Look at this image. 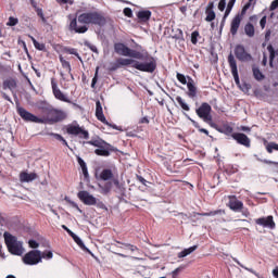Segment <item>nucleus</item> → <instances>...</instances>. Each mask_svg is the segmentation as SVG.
<instances>
[{"mask_svg": "<svg viewBox=\"0 0 278 278\" xmlns=\"http://www.w3.org/2000/svg\"><path fill=\"white\" fill-rule=\"evenodd\" d=\"M77 21L83 26H78ZM106 24L108 20L103 13L97 11L84 12L77 17L71 20L70 31H74L75 34H86V31H88V26L86 25H98V27H105Z\"/></svg>", "mask_w": 278, "mask_h": 278, "instance_id": "1", "label": "nucleus"}, {"mask_svg": "<svg viewBox=\"0 0 278 278\" xmlns=\"http://www.w3.org/2000/svg\"><path fill=\"white\" fill-rule=\"evenodd\" d=\"M117 62L119 66H131L141 73L153 74L157 70V60H155V58L151 56L149 53L148 56H144L143 61H138V59L136 60L135 58H119L117 59Z\"/></svg>", "mask_w": 278, "mask_h": 278, "instance_id": "2", "label": "nucleus"}, {"mask_svg": "<svg viewBox=\"0 0 278 278\" xmlns=\"http://www.w3.org/2000/svg\"><path fill=\"white\" fill-rule=\"evenodd\" d=\"M4 242L7 244V249L11 255H17L21 257L23 253H25V248H23V241H20L16 236L5 231L3 233Z\"/></svg>", "mask_w": 278, "mask_h": 278, "instance_id": "3", "label": "nucleus"}, {"mask_svg": "<svg viewBox=\"0 0 278 278\" xmlns=\"http://www.w3.org/2000/svg\"><path fill=\"white\" fill-rule=\"evenodd\" d=\"M114 51L117 55H123L124 58H134L135 60H144V58H149V52H140L138 50H134L123 42H117L114 45Z\"/></svg>", "mask_w": 278, "mask_h": 278, "instance_id": "4", "label": "nucleus"}, {"mask_svg": "<svg viewBox=\"0 0 278 278\" xmlns=\"http://www.w3.org/2000/svg\"><path fill=\"white\" fill-rule=\"evenodd\" d=\"M228 64L230 66L231 75L235 79V84L241 88L242 92H249L251 86L247 83L240 85V75L238 74V63L236 62V56L232 53L228 55Z\"/></svg>", "mask_w": 278, "mask_h": 278, "instance_id": "5", "label": "nucleus"}, {"mask_svg": "<svg viewBox=\"0 0 278 278\" xmlns=\"http://www.w3.org/2000/svg\"><path fill=\"white\" fill-rule=\"evenodd\" d=\"M197 116L202 118L204 123L211 125V127H216V124L212 123V105L207 102H203L200 108L195 110Z\"/></svg>", "mask_w": 278, "mask_h": 278, "instance_id": "6", "label": "nucleus"}, {"mask_svg": "<svg viewBox=\"0 0 278 278\" xmlns=\"http://www.w3.org/2000/svg\"><path fill=\"white\" fill-rule=\"evenodd\" d=\"M16 112L25 123H37L40 125L45 124V119L27 111L25 108L21 106L18 102H16Z\"/></svg>", "mask_w": 278, "mask_h": 278, "instance_id": "7", "label": "nucleus"}, {"mask_svg": "<svg viewBox=\"0 0 278 278\" xmlns=\"http://www.w3.org/2000/svg\"><path fill=\"white\" fill-rule=\"evenodd\" d=\"M65 129L68 136H78V138H81L83 140H88L90 138V132L84 129V127L79 126L77 122L67 125Z\"/></svg>", "mask_w": 278, "mask_h": 278, "instance_id": "8", "label": "nucleus"}, {"mask_svg": "<svg viewBox=\"0 0 278 278\" xmlns=\"http://www.w3.org/2000/svg\"><path fill=\"white\" fill-rule=\"evenodd\" d=\"M22 260L26 266H38L42 262V256L40 250H30Z\"/></svg>", "mask_w": 278, "mask_h": 278, "instance_id": "9", "label": "nucleus"}, {"mask_svg": "<svg viewBox=\"0 0 278 278\" xmlns=\"http://www.w3.org/2000/svg\"><path fill=\"white\" fill-rule=\"evenodd\" d=\"M94 153L101 157H110L112 153H118V149L104 141L101 147L94 150Z\"/></svg>", "mask_w": 278, "mask_h": 278, "instance_id": "10", "label": "nucleus"}, {"mask_svg": "<svg viewBox=\"0 0 278 278\" xmlns=\"http://www.w3.org/2000/svg\"><path fill=\"white\" fill-rule=\"evenodd\" d=\"M48 116H50V118H48V123H62V121H66L68 114H66V112L62 110L54 109L52 106V109H50V112L48 113Z\"/></svg>", "mask_w": 278, "mask_h": 278, "instance_id": "11", "label": "nucleus"}, {"mask_svg": "<svg viewBox=\"0 0 278 278\" xmlns=\"http://www.w3.org/2000/svg\"><path fill=\"white\" fill-rule=\"evenodd\" d=\"M235 58H237L239 62H251V60H253V56L251 53L247 52L243 45H237L235 47Z\"/></svg>", "mask_w": 278, "mask_h": 278, "instance_id": "12", "label": "nucleus"}, {"mask_svg": "<svg viewBox=\"0 0 278 278\" xmlns=\"http://www.w3.org/2000/svg\"><path fill=\"white\" fill-rule=\"evenodd\" d=\"M255 224L260 225V227H264L265 229H275L276 227L275 219L271 215H268L267 217L256 218Z\"/></svg>", "mask_w": 278, "mask_h": 278, "instance_id": "13", "label": "nucleus"}, {"mask_svg": "<svg viewBox=\"0 0 278 278\" xmlns=\"http://www.w3.org/2000/svg\"><path fill=\"white\" fill-rule=\"evenodd\" d=\"M77 197L84 205H94L97 203V198L94 195L90 194L88 191H79L77 193Z\"/></svg>", "mask_w": 278, "mask_h": 278, "instance_id": "14", "label": "nucleus"}, {"mask_svg": "<svg viewBox=\"0 0 278 278\" xmlns=\"http://www.w3.org/2000/svg\"><path fill=\"white\" fill-rule=\"evenodd\" d=\"M51 86H52V92L55 99L59 101H63V103H71V100L58 88V83L52 78L51 80Z\"/></svg>", "mask_w": 278, "mask_h": 278, "instance_id": "15", "label": "nucleus"}, {"mask_svg": "<svg viewBox=\"0 0 278 278\" xmlns=\"http://www.w3.org/2000/svg\"><path fill=\"white\" fill-rule=\"evenodd\" d=\"M231 138L236 140L238 144H242V147H247L248 149L251 147V139L243 132H233L231 134Z\"/></svg>", "mask_w": 278, "mask_h": 278, "instance_id": "16", "label": "nucleus"}, {"mask_svg": "<svg viewBox=\"0 0 278 278\" xmlns=\"http://www.w3.org/2000/svg\"><path fill=\"white\" fill-rule=\"evenodd\" d=\"M228 207H230L232 212H242V210H244V203L238 200L236 195H229Z\"/></svg>", "mask_w": 278, "mask_h": 278, "instance_id": "17", "label": "nucleus"}, {"mask_svg": "<svg viewBox=\"0 0 278 278\" xmlns=\"http://www.w3.org/2000/svg\"><path fill=\"white\" fill-rule=\"evenodd\" d=\"M240 23H242V15L238 13L230 23L231 36H236L238 34V29H240Z\"/></svg>", "mask_w": 278, "mask_h": 278, "instance_id": "18", "label": "nucleus"}, {"mask_svg": "<svg viewBox=\"0 0 278 278\" xmlns=\"http://www.w3.org/2000/svg\"><path fill=\"white\" fill-rule=\"evenodd\" d=\"M96 117L100 123H103V125H110V122L105 118V115L103 114V106L101 105V101L96 102Z\"/></svg>", "mask_w": 278, "mask_h": 278, "instance_id": "19", "label": "nucleus"}, {"mask_svg": "<svg viewBox=\"0 0 278 278\" xmlns=\"http://www.w3.org/2000/svg\"><path fill=\"white\" fill-rule=\"evenodd\" d=\"M38 179V174L36 173H27V172H22L20 174V181L22 184H31V181H36Z\"/></svg>", "mask_w": 278, "mask_h": 278, "instance_id": "20", "label": "nucleus"}, {"mask_svg": "<svg viewBox=\"0 0 278 278\" xmlns=\"http://www.w3.org/2000/svg\"><path fill=\"white\" fill-rule=\"evenodd\" d=\"M37 110H40L43 114H49V112L52 110L53 105H51L49 102L45 100H39L36 103Z\"/></svg>", "mask_w": 278, "mask_h": 278, "instance_id": "21", "label": "nucleus"}, {"mask_svg": "<svg viewBox=\"0 0 278 278\" xmlns=\"http://www.w3.org/2000/svg\"><path fill=\"white\" fill-rule=\"evenodd\" d=\"M187 79L188 97L190 99H194V97H197V86H194V79H192L190 76H188Z\"/></svg>", "mask_w": 278, "mask_h": 278, "instance_id": "22", "label": "nucleus"}, {"mask_svg": "<svg viewBox=\"0 0 278 278\" xmlns=\"http://www.w3.org/2000/svg\"><path fill=\"white\" fill-rule=\"evenodd\" d=\"M113 186H115V192L116 194H121V197H125L126 188L125 185L121 184L118 178H113Z\"/></svg>", "mask_w": 278, "mask_h": 278, "instance_id": "23", "label": "nucleus"}, {"mask_svg": "<svg viewBox=\"0 0 278 278\" xmlns=\"http://www.w3.org/2000/svg\"><path fill=\"white\" fill-rule=\"evenodd\" d=\"M71 238L74 240V242H76V244L79 247V249H81V251H85L86 253H90V249H88L86 247V244L84 243L81 238H79V236H77L75 232H73Z\"/></svg>", "mask_w": 278, "mask_h": 278, "instance_id": "24", "label": "nucleus"}, {"mask_svg": "<svg viewBox=\"0 0 278 278\" xmlns=\"http://www.w3.org/2000/svg\"><path fill=\"white\" fill-rule=\"evenodd\" d=\"M100 179L102 181H110L114 179V173L110 168L102 169V172L100 173Z\"/></svg>", "mask_w": 278, "mask_h": 278, "instance_id": "25", "label": "nucleus"}, {"mask_svg": "<svg viewBox=\"0 0 278 278\" xmlns=\"http://www.w3.org/2000/svg\"><path fill=\"white\" fill-rule=\"evenodd\" d=\"M186 118H188V121H190L193 125V127H195V129H198V131H200V134H205V136H210V131L205 128H201V125H199V123L194 119L191 118L190 115L185 113Z\"/></svg>", "mask_w": 278, "mask_h": 278, "instance_id": "26", "label": "nucleus"}, {"mask_svg": "<svg viewBox=\"0 0 278 278\" xmlns=\"http://www.w3.org/2000/svg\"><path fill=\"white\" fill-rule=\"evenodd\" d=\"M113 185H114L113 180L112 181L106 180L104 185H99L101 194H104V195L110 194V192H112Z\"/></svg>", "mask_w": 278, "mask_h": 278, "instance_id": "27", "label": "nucleus"}, {"mask_svg": "<svg viewBox=\"0 0 278 278\" xmlns=\"http://www.w3.org/2000/svg\"><path fill=\"white\" fill-rule=\"evenodd\" d=\"M137 18H139V21H141L142 23H147V21H150L151 18V11L149 10L139 11L137 13Z\"/></svg>", "mask_w": 278, "mask_h": 278, "instance_id": "28", "label": "nucleus"}, {"mask_svg": "<svg viewBox=\"0 0 278 278\" xmlns=\"http://www.w3.org/2000/svg\"><path fill=\"white\" fill-rule=\"evenodd\" d=\"M77 162L81 168L85 179H88L90 175L88 174V165H86V161H84V159H81L80 156H77Z\"/></svg>", "mask_w": 278, "mask_h": 278, "instance_id": "29", "label": "nucleus"}, {"mask_svg": "<svg viewBox=\"0 0 278 278\" xmlns=\"http://www.w3.org/2000/svg\"><path fill=\"white\" fill-rule=\"evenodd\" d=\"M252 73H253V77H254V79H256V81H263V79H266V76L264 75V73H262L260 67L253 66Z\"/></svg>", "mask_w": 278, "mask_h": 278, "instance_id": "30", "label": "nucleus"}, {"mask_svg": "<svg viewBox=\"0 0 278 278\" xmlns=\"http://www.w3.org/2000/svg\"><path fill=\"white\" fill-rule=\"evenodd\" d=\"M199 249V245H192L190 248H187L185 250H182L181 252L178 253V257L182 258V257H188V255L194 253V251Z\"/></svg>", "mask_w": 278, "mask_h": 278, "instance_id": "31", "label": "nucleus"}, {"mask_svg": "<svg viewBox=\"0 0 278 278\" xmlns=\"http://www.w3.org/2000/svg\"><path fill=\"white\" fill-rule=\"evenodd\" d=\"M244 33L249 38H253V36H255V26H253V24L249 22L244 26Z\"/></svg>", "mask_w": 278, "mask_h": 278, "instance_id": "32", "label": "nucleus"}, {"mask_svg": "<svg viewBox=\"0 0 278 278\" xmlns=\"http://www.w3.org/2000/svg\"><path fill=\"white\" fill-rule=\"evenodd\" d=\"M267 51L269 53V66L273 68V62L275 61V58H277V52L270 43L267 46Z\"/></svg>", "mask_w": 278, "mask_h": 278, "instance_id": "33", "label": "nucleus"}, {"mask_svg": "<svg viewBox=\"0 0 278 278\" xmlns=\"http://www.w3.org/2000/svg\"><path fill=\"white\" fill-rule=\"evenodd\" d=\"M16 88L15 79H7L3 81V90H14Z\"/></svg>", "mask_w": 278, "mask_h": 278, "instance_id": "34", "label": "nucleus"}, {"mask_svg": "<svg viewBox=\"0 0 278 278\" xmlns=\"http://www.w3.org/2000/svg\"><path fill=\"white\" fill-rule=\"evenodd\" d=\"M176 101L180 105L181 110H184L185 112H190V105H188V103L184 101V98H181V96L176 97Z\"/></svg>", "mask_w": 278, "mask_h": 278, "instance_id": "35", "label": "nucleus"}, {"mask_svg": "<svg viewBox=\"0 0 278 278\" xmlns=\"http://www.w3.org/2000/svg\"><path fill=\"white\" fill-rule=\"evenodd\" d=\"M104 142L105 140L103 139H92L90 141H85L84 144H90L91 147H97V149H99V147H101Z\"/></svg>", "mask_w": 278, "mask_h": 278, "instance_id": "36", "label": "nucleus"}, {"mask_svg": "<svg viewBox=\"0 0 278 278\" xmlns=\"http://www.w3.org/2000/svg\"><path fill=\"white\" fill-rule=\"evenodd\" d=\"M225 214V211L223 210H216V211H211L207 213H200L199 216H218Z\"/></svg>", "mask_w": 278, "mask_h": 278, "instance_id": "37", "label": "nucleus"}, {"mask_svg": "<svg viewBox=\"0 0 278 278\" xmlns=\"http://www.w3.org/2000/svg\"><path fill=\"white\" fill-rule=\"evenodd\" d=\"M40 255H41V261L42 260H53V251L51 250H46V251H40Z\"/></svg>", "mask_w": 278, "mask_h": 278, "instance_id": "38", "label": "nucleus"}, {"mask_svg": "<svg viewBox=\"0 0 278 278\" xmlns=\"http://www.w3.org/2000/svg\"><path fill=\"white\" fill-rule=\"evenodd\" d=\"M205 14H206V17H205L206 23H212V21L216 20V12L205 11Z\"/></svg>", "mask_w": 278, "mask_h": 278, "instance_id": "39", "label": "nucleus"}, {"mask_svg": "<svg viewBox=\"0 0 278 278\" xmlns=\"http://www.w3.org/2000/svg\"><path fill=\"white\" fill-rule=\"evenodd\" d=\"M65 53H70V55H75L81 62V56L79 55V52H77V49L65 48Z\"/></svg>", "mask_w": 278, "mask_h": 278, "instance_id": "40", "label": "nucleus"}, {"mask_svg": "<svg viewBox=\"0 0 278 278\" xmlns=\"http://www.w3.org/2000/svg\"><path fill=\"white\" fill-rule=\"evenodd\" d=\"M117 244H122L124 249H128V251H131V253L138 251V247L131 244V243H122L121 241H117Z\"/></svg>", "mask_w": 278, "mask_h": 278, "instance_id": "41", "label": "nucleus"}, {"mask_svg": "<svg viewBox=\"0 0 278 278\" xmlns=\"http://www.w3.org/2000/svg\"><path fill=\"white\" fill-rule=\"evenodd\" d=\"M65 201L67 203H70V205H72V207H75V210H77L79 212V214H84V211L81 208H79V205L75 201H72L71 198L65 197Z\"/></svg>", "mask_w": 278, "mask_h": 278, "instance_id": "42", "label": "nucleus"}, {"mask_svg": "<svg viewBox=\"0 0 278 278\" xmlns=\"http://www.w3.org/2000/svg\"><path fill=\"white\" fill-rule=\"evenodd\" d=\"M176 78L178 79V81L180 84H182L184 86L188 85V76L186 77V75L181 74V73H177L176 74Z\"/></svg>", "mask_w": 278, "mask_h": 278, "instance_id": "43", "label": "nucleus"}, {"mask_svg": "<svg viewBox=\"0 0 278 278\" xmlns=\"http://www.w3.org/2000/svg\"><path fill=\"white\" fill-rule=\"evenodd\" d=\"M266 151H267V153H273V151H278V143H276V142H269V143L266 146Z\"/></svg>", "mask_w": 278, "mask_h": 278, "instance_id": "44", "label": "nucleus"}, {"mask_svg": "<svg viewBox=\"0 0 278 278\" xmlns=\"http://www.w3.org/2000/svg\"><path fill=\"white\" fill-rule=\"evenodd\" d=\"M18 25V20L14 16H10L9 21L7 22L8 27H16Z\"/></svg>", "mask_w": 278, "mask_h": 278, "instance_id": "45", "label": "nucleus"}, {"mask_svg": "<svg viewBox=\"0 0 278 278\" xmlns=\"http://www.w3.org/2000/svg\"><path fill=\"white\" fill-rule=\"evenodd\" d=\"M223 134H225V136H231V134H233V127L229 125H224Z\"/></svg>", "mask_w": 278, "mask_h": 278, "instance_id": "46", "label": "nucleus"}, {"mask_svg": "<svg viewBox=\"0 0 278 278\" xmlns=\"http://www.w3.org/2000/svg\"><path fill=\"white\" fill-rule=\"evenodd\" d=\"M199 30H194L192 34H191V42L192 45H197L199 42Z\"/></svg>", "mask_w": 278, "mask_h": 278, "instance_id": "47", "label": "nucleus"}, {"mask_svg": "<svg viewBox=\"0 0 278 278\" xmlns=\"http://www.w3.org/2000/svg\"><path fill=\"white\" fill-rule=\"evenodd\" d=\"M97 81H99V67L96 68L94 76L91 80V88H94V86H97Z\"/></svg>", "mask_w": 278, "mask_h": 278, "instance_id": "48", "label": "nucleus"}, {"mask_svg": "<svg viewBox=\"0 0 278 278\" xmlns=\"http://www.w3.org/2000/svg\"><path fill=\"white\" fill-rule=\"evenodd\" d=\"M85 47H88L92 53H99V49H97V46L90 43L89 41H85Z\"/></svg>", "mask_w": 278, "mask_h": 278, "instance_id": "49", "label": "nucleus"}, {"mask_svg": "<svg viewBox=\"0 0 278 278\" xmlns=\"http://www.w3.org/2000/svg\"><path fill=\"white\" fill-rule=\"evenodd\" d=\"M28 247L29 249H38V247H40V243H38V241H36L35 239H29Z\"/></svg>", "mask_w": 278, "mask_h": 278, "instance_id": "50", "label": "nucleus"}, {"mask_svg": "<svg viewBox=\"0 0 278 278\" xmlns=\"http://www.w3.org/2000/svg\"><path fill=\"white\" fill-rule=\"evenodd\" d=\"M37 16H39V18H41L42 23H47V17H45V13L42 12V9L39 8L36 11Z\"/></svg>", "mask_w": 278, "mask_h": 278, "instance_id": "51", "label": "nucleus"}, {"mask_svg": "<svg viewBox=\"0 0 278 278\" xmlns=\"http://www.w3.org/2000/svg\"><path fill=\"white\" fill-rule=\"evenodd\" d=\"M35 49H37V51H46L47 46H45V43H40L38 41H35L34 43Z\"/></svg>", "mask_w": 278, "mask_h": 278, "instance_id": "52", "label": "nucleus"}, {"mask_svg": "<svg viewBox=\"0 0 278 278\" xmlns=\"http://www.w3.org/2000/svg\"><path fill=\"white\" fill-rule=\"evenodd\" d=\"M252 3H250L249 1L243 5L240 16H244V14H247L248 10L251 8Z\"/></svg>", "mask_w": 278, "mask_h": 278, "instance_id": "53", "label": "nucleus"}, {"mask_svg": "<svg viewBox=\"0 0 278 278\" xmlns=\"http://www.w3.org/2000/svg\"><path fill=\"white\" fill-rule=\"evenodd\" d=\"M225 8H227V0H219L218 2L219 12H225Z\"/></svg>", "mask_w": 278, "mask_h": 278, "instance_id": "54", "label": "nucleus"}, {"mask_svg": "<svg viewBox=\"0 0 278 278\" xmlns=\"http://www.w3.org/2000/svg\"><path fill=\"white\" fill-rule=\"evenodd\" d=\"M97 207H99V210H105L108 211V206L105 205V203H103L101 200H96V204Z\"/></svg>", "mask_w": 278, "mask_h": 278, "instance_id": "55", "label": "nucleus"}, {"mask_svg": "<svg viewBox=\"0 0 278 278\" xmlns=\"http://www.w3.org/2000/svg\"><path fill=\"white\" fill-rule=\"evenodd\" d=\"M177 34L174 36L176 40H184V30L177 29Z\"/></svg>", "mask_w": 278, "mask_h": 278, "instance_id": "56", "label": "nucleus"}, {"mask_svg": "<svg viewBox=\"0 0 278 278\" xmlns=\"http://www.w3.org/2000/svg\"><path fill=\"white\" fill-rule=\"evenodd\" d=\"M49 136H52V138H55V140H59V142H62V140H64V137H62V135L60 134L50 132Z\"/></svg>", "mask_w": 278, "mask_h": 278, "instance_id": "57", "label": "nucleus"}, {"mask_svg": "<svg viewBox=\"0 0 278 278\" xmlns=\"http://www.w3.org/2000/svg\"><path fill=\"white\" fill-rule=\"evenodd\" d=\"M124 14H125V16H127L128 18H131V16H134V11H131V9H129V8H125V9H124Z\"/></svg>", "mask_w": 278, "mask_h": 278, "instance_id": "58", "label": "nucleus"}, {"mask_svg": "<svg viewBox=\"0 0 278 278\" xmlns=\"http://www.w3.org/2000/svg\"><path fill=\"white\" fill-rule=\"evenodd\" d=\"M62 66H63L64 68H66L68 75H71V73H72V71H73L72 67H71V62L66 61L65 63L62 64Z\"/></svg>", "mask_w": 278, "mask_h": 278, "instance_id": "59", "label": "nucleus"}, {"mask_svg": "<svg viewBox=\"0 0 278 278\" xmlns=\"http://www.w3.org/2000/svg\"><path fill=\"white\" fill-rule=\"evenodd\" d=\"M118 68H121V64H118V60H116V62L111 65L110 71H118Z\"/></svg>", "mask_w": 278, "mask_h": 278, "instance_id": "60", "label": "nucleus"}, {"mask_svg": "<svg viewBox=\"0 0 278 278\" xmlns=\"http://www.w3.org/2000/svg\"><path fill=\"white\" fill-rule=\"evenodd\" d=\"M278 8V0H274L269 7L270 12H275Z\"/></svg>", "mask_w": 278, "mask_h": 278, "instance_id": "61", "label": "nucleus"}, {"mask_svg": "<svg viewBox=\"0 0 278 278\" xmlns=\"http://www.w3.org/2000/svg\"><path fill=\"white\" fill-rule=\"evenodd\" d=\"M214 11V1L208 2L205 12Z\"/></svg>", "mask_w": 278, "mask_h": 278, "instance_id": "62", "label": "nucleus"}, {"mask_svg": "<svg viewBox=\"0 0 278 278\" xmlns=\"http://www.w3.org/2000/svg\"><path fill=\"white\" fill-rule=\"evenodd\" d=\"M260 25L262 27V29H264V27H266V16H263L260 21Z\"/></svg>", "mask_w": 278, "mask_h": 278, "instance_id": "63", "label": "nucleus"}, {"mask_svg": "<svg viewBox=\"0 0 278 278\" xmlns=\"http://www.w3.org/2000/svg\"><path fill=\"white\" fill-rule=\"evenodd\" d=\"M273 277L278 278V266L273 269Z\"/></svg>", "mask_w": 278, "mask_h": 278, "instance_id": "64", "label": "nucleus"}]
</instances>
